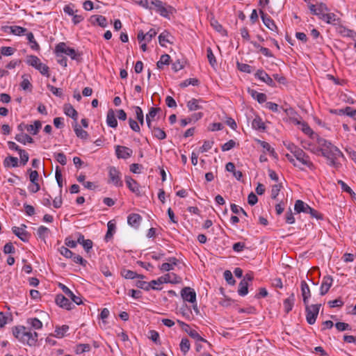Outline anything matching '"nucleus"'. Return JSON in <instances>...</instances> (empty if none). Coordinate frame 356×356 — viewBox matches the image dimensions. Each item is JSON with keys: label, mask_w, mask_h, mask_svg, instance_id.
<instances>
[{"label": "nucleus", "mask_w": 356, "mask_h": 356, "mask_svg": "<svg viewBox=\"0 0 356 356\" xmlns=\"http://www.w3.org/2000/svg\"><path fill=\"white\" fill-rule=\"evenodd\" d=\"M301 293L302 296V301L304 305L309 303V300L311 298L312 293L309 285L305 281L301 282Z\"/></svg>", "instance_id": "nucleus-19"}, {"label": "nucleus", "mask_w": 356, "mask_h": 356, "mask_svg": "<svg viewBox=\"0 0 356 356\" xmlns=\"http://www.w3.org/2000/svg\"><path fill=\"white\" fill-rule=\"evenodd\" d=\"M27 322L35 330L41 329L42 327V323L37 318H29Z\"/></svg>", "instance_id": "nucleus-50"}, {"label": "nucleus", "mask_w": 356, "mask_h": 356, "mask_svg": "<svg viewBox=\"0 0 356 356\" xmlns=\"http://www.w3.org/2000/svg\"><path fill=\"white\" fill-rule=\"evenodd\" d=\"M22 77L23 81L21 82L20 86L24 90L31 91L32 90V84L27 78H24V76Z\"/></svg>", "instance_id": "nucleus-61"}, {"label": "nucleus", "mask_w": 356, "mask_h": 356, "mask_svg": "<svg viewBox=\"0 0 356 356\" xmlns=\"http://www.w3.org/2000/svg\"><path fill=\"white\" fill-rule=\"evenodd\" d=\"M329 9L325 3H319L316 4V15L321 19L322 15H325V11H328Z\"/></svg>", "instance_id": "nucleus-42"}, {"label": "nucleus", "mask_w": 356, "mask_h": 356, "mask_svg": "<svg viewBox=\"0 0 356 356\" xmlns=\"http://www.w3.org/2000/svg\"><path fill=\"white\" fill-rule=\"evenodd\" d=\"M316 142L319 147L316 149H309V150L314 153L320 151L322 156L326 158L329 165L336 169L341 168V163L339 161V159L342 158L345 159V156L341 150L323 138L318 137ZM303 147L309 149V148L305 145Z\"/></svg>", "instance_id": "nucleus-1"}, {"label": "nucleus", "mask_w": 356, "mask_h": 356, "mask_svg": "<svg viewBox=\"0 0 356 356\" xmlns=\"http://www.w3.org/2000/svg\"><path fill=\"white\" fill-rule=\"evenodd\" d=\"M191 345L190 341L188 339H182L180 343V349L182 353L186 354L190 350Z\"/></svg>", "instance_id": "nucleus-48"}, {"label": "nucleus", "mask_w": 356, "mask_h": 356, "mask_svg": "<svg viewBox=\"0 0 356 356\" xmlns=\"http://www.w3.org/2000/svg\"><path fill=\"white\" fill-rule=\"evenodd\" d=\"M142 217L138 213H131L127 218V222L131 227L137 228L139 227Z\"/></svg>", "instance_id": "nucleus-21"}, {"label": "nucleus", "mask_w": 356, "mask_h": 356, "mask_svg": "<svg viewBox=\"0 0 356 356\" xmlns=\"http://www.w3.org/2000/svg\"><path fill=\"white\" fill-rule=\"evenodd\" d=\"M55 53L57 57L60 56V54H65L72 60L80 61L81 54L77 52L74 49L69 47L65 42L58 43L55 47Z\"/></svg>", "instance_id": "nucleus-5"}, {"label": "nucleus", "mask_w": 356, "mask_h": 356, "mask_svg": "<svg viewBox=\"0 0 356 356\" xmlns=\"http://www.w3.org/2000/svg\"><path fill=\"white\" fill-rule=\"evenodd\" d=\"M181 279L177 276L175 273H168L165 274L157 280H152V284H154L155 286H160L164 283H172L177 284L181 282Z\"/></svg>", "instance_id": "nucleus-8"}, {"label": "nucleus", "mask_w": 356, "mask_h": 356, "mask_svg": "<svg viewBox=\"0 0 356 356\" xmlns=\"http://www.w3.org/2000/svg\"><path fill=\"white\" fill-rule=\"evenodd\" d=\"M202 102L201 99L193 98L187 102V107L190 111L200 110L202 108V106L201 105Z\"/></svg>", "instance_id": "nucleus-23"}, {"label": "nucleus", "mask_w": 356, "mask_h": 356, "mask_svg": "<svg viewBox=\"0 0 356 356\" xmlns=\"http://www.w3.org/2000/svg\"><path fill=\"white\" fill-rule=\"evenodd\" d=\"M3 165L5 167H17L18 165V159L11 156H8L4 159Z\"/></svg>", "instance_id": "nucleus-35"}, {"label": "nucleus", "mask_w": 356, "mask_h": 356, "mask_svg": "<svg viewBox=\"0 0 356 356\" xmlns=\"http://www.w3.org/2000/svg\"><path fill=\"white\" fill-rule=\"evenodd\" d=\"M259 13L264 25L270 31L278 33V29L270 17H269L267 14H265L262 10H260Z\"/></svg>", "instance_id": "nucleus-14"}, {"label": "nucleus", "mask_w": 356, "mask_h": 356, "mask_svg": "<svg viewBox=\"0 0 356 356\" xmlns=\"http://www.w3.org/2000/svg\"><path fill=\"white\" fill-rule=\"evenodd\" d=\"M13 332V335L22 343L29 346L35 345V341L32 339L31 331L24 326L15 327Z\"/></svg>", "instance_id": "nucleus-3"}, {"label": "nucleus", "mask_w": 356, "mask_h": 356, "mask_svg": "<svg viewBox=\"0 0 356 356\" xmlns=\"http://www.w3.org/2000/svg\"><path fill=\"white\" fill-rule=\"evenodd\" d=\"M26 63L40 71L42 75L49 76V67L47 65L42 63L40 58L36 56H28L26 57Z\"/></svg>", "instance_id": "nucleus-6"}, {"label": "nucleus", "mask_w": 356, "mask_h": 356, "mask_svg": "<svg viewBox=\"0 0 356 356\" xmlns=\"http://www.w3.org/2000/svg\"><path fill=\"white\" fill-rule=\"evenodd\" d=\"M238 293L241 296H245L248 293V284L245 280H241L238 284Z\"/></svg>", "instance_id": "nucleus-36"}, {"label": "nucleus", "mask_w": 356, "mask_h": 356, "mask_svg": "<svg viewBox=\"0 0 356 356\" xmlns=\"http://www.w3.org/2000/svg\"><path fill=\"white\" fill-rule=\"evenodd\" d=\"M321 19L325 21L327 24H334L338 19L337 15L334 13H325L324 15L321 17Z\"/></svg>", "instance_id": "nucleus-37"}, {"label": "nucleus", "mask_w": 356, "mask_h": 356, "mask_svg": "<svg viewBox=\"0 0 356 356\" xmlns=\"http://www.w3.org/2000/svg\"><path fill=\"white\" fill-rule=\"evenodd\" d=\"M213 145V141L212 140H205L202 145V146L200 148V152L201 153L208 152L210 149H211Z\"/></svg>", "instance_id": "nucleus-60"}, {"label": "nucleus", "mask_w": 356, "mask_h": 356, "mask_svg": "<svg viewBox=\"0 0 356 356\" xmlns=\"http://www.w3.org/2000/svg\"><path fill=\"white\" fill-rule=\"evenodd\" d=\"M49 233V229L43 225L40 226L37 230L38 237L43 241L48 236Z\"/></svg>", "instance_id": "nucleus-39"}, {"label": "nucleus", "mask_w": 356, "mask_h": 356, "mask_svg": "<svg viewBox=\"0 0 356 356\" xmlns=\"http://www.w3.org/2000/svg\"><path fill=\"white\" fill-rule=\"evenodd\" d=\"M207 58L209 60V64L211 65V66L212 67L214 68L216 67V65H217V62H216V57L212 51L211 48L208 47L207 49Z\"/></svg>", "instance_id": "nucleus-45"}, {"label": "nucleus", "mask_w": 356, "mask_h": 356, "mask_svg": "<svg viewBox=\"0 0 356 356\" xmlns=\"http://www.w3.org/2000/svg\"><path fill=\"white\" fill-rule=\"evenodd\" d=\"M125 181H126V184H127V186L129 188V189L132 193H135L136 195H140V186H139L138 183L135 179L131 178V177H126Z\"/></svg>", "instance_id": "nucleus-18"}, {"label": "nucleus", "mask_w": 356, "mask_h": 356, "mask_svg": "<svg viewBox=\"0 0 356 356\" xmlns=\"http://www.w3.org/2000/svg\"><path fill=\"white\" fill-rule=\"evenodd\" d=\"M136 2L140 6L154 10L161 16L168 18L169 13L172 9L171 6H166V3L161 0H136Z\"/></svg>", "instance_id": "nucleus-2"}, {"label": "nucleus", "mask_w": 356, "mask_h": 356, "mask_svg": "<svg viewBox=\"0 0 356 356\" xmlns=\"http://www.w3.org/2000/svg\"><path fill=\"white\" fill-rule=\"evenodd\" d=\"M294 210L298 213H309L312 218H316L317 220L323 219V215L321 213L310 207L307 204L300 200L296 201Z\"/></svg>", "instance_id": "nucleus-4"}, {"label": "nucleus", "mask_w": 356, "mask_h": 356, "mask_svg": "<svg viewBox=\"0 0 356 356\" xmlns=\"http://www.w3.org/2000/svg\"><path fill=\"white\" fill-rule=\"evenodd\" d=\"M223 275L225 280L229 284L234 285L235 284L236 281L234 279L232 273H231L230 270H225Z\"/></svg>", "instance_id": "nucleus-58"}, {"label": "nucleus", "mask_w": 356, "mask_h": 356, "mask_svg": "<svg viewBox=\"0 0 356 356\" xmlns=\"http://www.w3.org/2000/svg\"><path fill=\"white\" fill-rule=\"evenodd\" d=\"M153 134V136L159 140H164L166 138L165 132L157 127H153L152 125V129H149Z\"/></svg>", "instance_id": "nucleus-30"}, {"label": "nucleus", "mask_w": 356, "mask_h": 356, "mask_svg": "<svg viewBox=\"0 0 356 356\" xmlns=\"http://www.w3.org/2000/svg\"><path fill=\"white\" fill-rule=\"evenodd\" d=\"M343 111L344 112V114L351 117L355 120H356V109H353L350 106H346L345 108H343Z\"/></svg>", "instance_id": "nucleus-63"}, {"label": "nucleus", "mask_w": 356, "mask_h": 356, "mask_svg": "<svg viewBox=\"0 0 356 356\" xmlns=\"http://www.w3.org/2000/svg\"><path fill=\"white\" fill-rule=\"evenodd\" d=\"M58 251L63 257L67 259H71L74 256V253L69 250L67 247L61 246L58 248Z\"/></svg>", "instance_id": "nucleus-49"}, {"label": "nucleus", "mask_w": 356, "mask_h": 356, "mask_svg": "<svg viewBox=\"0 0 356 356\" xmlns=\"http://www.w3.org/2000/svg\"><path fill=\"white\" fill-rule=\"evenodd\" d=\"M23 227H26L25 225H22V227H13V232L22 241L27 242L29 241V234L24 230Z\"/></svg>", "instance_id": "nucleus-16"}, {"label": "nucleus", "mask_w": 356, "mask_h": 356, "mask_svg": "<svg viewBox=\"0 0 356 356\" xmlns=\"http://www.w3.org/2000/svg\"><path fill=\"white\" fill-rule=\"evenodd\" d=\"M168 35H169V33H168V32H163L159 35V42L161 46H163V47L165 46V42L171 43L170 42V40L168 39Z\"/></svg>", "instance_id": "nucleus-62"}, {"label": "nucleus", "mask_w": 356, "mask_h": 356, "mask_svg": "<svg viewBox=\"0 0 356 356\" xmlns=\"http://www.w3.org/2000/svg\"><path fill=\"white\" fill-rule=\"evenodd\" d=\"M252 127L256 129H265L264 123L262 122L261 119L259 118H254L252 122Z\"/></svg>", "instance_id": "nucleus-54"}, {"label": "nucleus", "mask_w": 356, "mask_h": 356, "mask_svg": "<svg viewBox=\"0 0 356 356\" xmlns=\"http://www.w3.org/2000/svg\"><path fill=\"white\" fill-rule=\"evenodd\" d=\"M255 77L268 86L274 87L275 86L273 79L263 70H258L254 74Z\"/></svg>", "instance_id": "nucleus-13"}, {"label": "nucleus", "mask_w": 356, "mask_h": 356, "mask_svg": "<svg viewBox=\"0 0 356 356\" xmlns=\"http://www.w3.org/2000/svg\"><path fill=\"white\" fill-rule=\"evenodd\" d=\"M109 181L115 186H122V181L121 180V173L113 166L108 168Z\"/></svg>", "instance_id": "nucleus-10"}, {"label": "nucleus", "mask_w": 356, "mask_h": 356, "mask_svg": "<svg viewBox=\"0 0 356 356\" xmlns=\"http://www.w3.org/2000/svg\"><path fill=\"white\" fill-rule=\"evenodd\" d=\"M321 305V304H314L309 305V303L305 305L306 320L309 325H313L315 323Z\"/></svg>", "instance_id": "nucleus-7"}, {"label": "nucleus", "mask_w": 356, "mask_h": 356, "mask_svg": "<svg viewBox=\"0 0 356 356\" xmlns=\"http://www.w3.org/2000/svg\"><path fill=\"white\" fill-rule=\"evenodd\" d=\"M136 286L138 288L144 289L145 291H149L150 289L154 290H161V288L159 286H155L154 284H152V281L149 282H147L143 280H138L136 283Z\"/></svg>", "instance_id": "nucleus-22"}, {"label": "nucleus", "mask_w": 356, "mask_h": 356, "mask_svg": "<svg viewBox=\"0 0 356 356\" xmlns=\"http://www.w3.org/2000/svg\"><path fill=\"white\" fill-rule=\"evenodd\" d=\"M295 302V296L294 293H291L289 297L284 300L283 305H284V312L288 314L289 313L294 305Z\"/></svg>", "instance_id": "nucleus-26"}, {"label": "nucleus", "mask_w": 356, "mask_h": 356, "mask_svg": "<svg viewBox=\"0 0 356 356\" xmlns=\"http://www.w3.org/2000/svg\"><path fill=\"white\" fill-rule=\"evenodd\" d=\"M339 33L344 37L354 38L356 37V33L352 30L346 29L343 27H340L339 29Z\"/></svg>", "instance_id": "nucleus-47"}, {"label": "nucleus", "mask_w": 356, "mask_h": 356, "mask_svg": "<svg viewBox=\"0 0 356 356\" xmlns=\"http://www.w3.org/2000/svg\"><path fill=\"white\" fill-rule=\"evenodd\" d=\"M161 111L160 108L151 107L148 113L146 115V123L149 129H152V120Z\"/></svg>", "instance_id": "nucleus-24"}, {"label": "nucleus", "mask_w": 356, "mask_h": 356, "mask_svg": "<svg viewBox=\"0 0 356 356\" xmlns=\"http://www.w3.org/2000/svg\"><path fill=\"white\" fill-rule=\"evenodd\" d=\"M198 83H199L198 79H195V78H190V79H186L185 81L181 82L180 83V86L181 88H185V87L188 86L189 85L197 86Z\"/></svg>", "instance_id": "nucleus-53"}, {"label": "nucleus", "mask_w": 356, "mask_h": 356, "mask_svg": "<svg viewBox=\"0 0 356 356\" xmlns=\"http://www.w3.org/2000/svg\"><path fill=\"white\" fill-rule=\"evenodd\" d=\"M71 259L74 263L79 264L83 267H85L88 264V261L86 259H84L82 257H81L79 254H75L74 253L73 257Z\"/></svg>", "instance_id": "nucleus-57"}, {"label": "nucleus", "mask_w": 356, "mask_h": 356, "mask_svg": "<svg viewBox=\"0 0 356 356\" xmlns=\"http://www.w3.org/2000/svg\"><path fill=\"white\" fill-rule=\"evenodd\" d=\"M134 108L135 110L136 118L137 120L138 121V123L141 126H143L145 122L143 110L141 109V108L140 106H134Z\"/></svg>", "instance_id": "nucleus-41"}, {"label": "nucleus", "mask_w": 356, "mask_h": 356, "mask_svg": "<svg viewBox=\"0 0 356 356\" xmlns=\"http://www.w3.org/2000/svg\"><path fill=\"white\" fill-rule=\"evenodd\" d=\"M90 350V346L88 343H80L76 346L75 352L76 354H81Z\"/></svg>", "instance_id": "nucleus-46"}, {"label": "nucleus", "mask_w": 356, "mask_h": 356, "mask_svg": "<svg viewBox=\"0 0 356 356\" xmlns=\"http://www.w3.org/2000/svg\"><path fill=\"white\" fill-rule=\"evenodd\" d=\"M115 154L118 158L127 159L133 154V150L125 146L117 145L115 147Z\"/></svg>", "instance_id": "nucleus-12"}, {"label": "nucleus", "mask_w": 356, "mask_h": 356, "mask_svg": "<svg viewBox=\"0 0 356 356\" xmlns=\"http://www.w3.org/2000/svg\"><path fill=\"white\" fill-rule=\"evenodd\" d=\"M68 330L69 326L67 325H63L61 327H56L55 330V337L58 338H63Z\"/></svg>", "instance_id": "nucleus-40"}, {"label": "nucleus", "mask_w": 356, "mask_h": 356, "mask_svg": "<svg viewBox=\"0 0 356 356\" xmlns=\"http://www.w3.org/2000/svg\"><path fill=\"white\" fill-rule=\"evenodd\" d=\"M74 132L78 138L86 140L88 138V134L83 130L77 123L74 126Z\"/></svg>", "instance_id": "nucleus-33"}, {"label": "nucleus", "mask_w": 356, "mask_h": 356, "mask_svg": "<svg viewBox=\"0 0 356 356\" xmlns=\"http://www.w3.org/2000/svg\"><path fill=\"white\" fill-rule=\"evenodd\" d=\"M64 112H65V115L72 118L75 121L77 120L78 113L71 104H65L64 106Z\"/></svg>", "instance_id": "nucleus-29"}, {"label": "nucleus", "mask_w": 356, "mask_h": 356, "mask_svg": "<svg viewBox=\"0 0 356 356\" xmlns=\"http://www.w3.org/2000/svg\"><path fill=\"white\" fill-rule=\"evenodd\" d=\"M15 138L17 142L22 143L24 145H25L26 143H33V139L29 135L24 133L17 134Z\"/></svg>", "instance_id": "nucleus-28"}, {"label": "nucleus", "mask_w": 356, "mask_h": 356, "mask_svg": "<svg viewBox=\"0 0 356 356\" xmlns=\"http://www.w3.org/2000/svg\"><path fill=\"white\" fill-rule=\"evenodd\" d=\"M185 330L191 338L195 339L197 341H202L211 345L210 343L205 339L202 338L195 330L190 328L189 330L186 329Z\"/></svg>", "instance_id": "nucleus-31"}, {"label": "nucleus", "mask_w": 356, "mask_h": 356, "mask_svg": "<svg viewBox=\"0 0 356 356\" xmlns=\"http://www.w3.org/2000/svg\"><path fill=\"white\" fill-rule=\"evenodd\" d=\"M237 67L238 69L243 72L250 74L252 72V67L250 65L245 63H241L239 62H237Z\"/></svg>", "instance_id": "nucleus-52"}, {"label": "nucleus", "mask_w": 356, "mask_h": 356, "mask_svg": "<svg viewBox=\"0 0 356 356\" xmlns=\"http://www.w3.org/2000/svg\"><path fill=\"white\" fill-rule=\"evenodd\" d=\"M55 177H56L57 184H58L60 189L61 190L62 187H63V179H62L61 170H60L59 166H56V168Z\"/></svg>", "instance_id": "nucleus-55"}, {"label": "nucleus", "mask_w": 356, "mask_h": 356, "mask_svg": "<svg viewBox=\"0 0 356 356\" xmlns=\"http://www.w3.org/2000/svg\"><path fill=\"white\" fill-rule=\"evenodd\" d=\"M122 275L125 279L130 280L135 279L136 278V276H138V273L136 272L131 270H124V271L122 273Z\"/></svg>", "instance_id": "nucleus-56"}, {"label": "nucleus", "mask_w": 356, "mask_h": 356, "mask_svg": "<svg viewBox=\"0 0 356 356\" xmlns=\"http://www.w3.org/2000/svg\"><path fill=\"white\" fill-rule=\"evenodd\" d=\"M249 94L256 99L259 104L264 103L266 101V95L264 93L258 92L255 90L248 89Z\"/></svg>", "instance_id": "nucleus-27"}, {"label": "nucleus", "mask_w": 356, "mask_h": 356, "mask_svg": "<svg viewBox=\"0 0 356 356\" xmlns=\"http://www.w3.org/2000/svg\"><path fill=\"white\" fill-rule=\"evenodd\" d=\"M293 156L302 165L309 168L311 170H315L314 163L310 161L309 156L302 149H300L293 155Z\"/></svg>", "instance_id": "nucleus-9"}, {"label": "nucleus", "mask_w": 356, "mask_h": 356, "mask_svg": "<svg viewBox=\"0 0 356 356\" xmlns=\"http://www.w3.org/2000/svg\"><path fill=\"white\" fill-rule=\"evenodd\" d=\"M106 123L108 126L115 128L118 126V121L115 118V113L113 109H109L106 115Z\"/></svg>", "instance_id": "nucleus-25"}, {"label": "nucleus", "mask_w": 356, "mask_h": 356, "mask_svg": "<svg viewBox=\"0 0 356 356\" xmlns=\"http://www.w3.org/2000/svg\"><path fill=\"white\" fill-rule=\"evenodd\" d=\"M108 230L105 235V240L108 241L113 237V232L115 230V225L111 221H109L107 225Z\"/></svg>", "instance_id": "nucleus-43"}, {"label": "nucleus", "mask_w": 356, "mask_h": 356, "mask_svg": "<svg viewBox=\"0 0 356 356\" xmlns=\"http://www.w3.org/2000/svg\"><path fill=\"white\" fill-rule=\"evenodd\" d=\"M56 160L61 165H65L67 163L66 156L63 152L56 153L54 154Z\"/></svg>", "instance_id": "nucleus-59"}, {"label": "nucleus", "mask_w": 356, "mask_h": 356, "mask_svg": "<svg viewBox=\"0 0 356 356\" xmlns=\"http://www.w3.org/2000/svg\"><path fill=\"white\" fill-rule=\"evenodd\" d=\"M42 127L40 121L35 120L33 124L27 125L26 130L33 135H36Z\"/></svg>", "instance_id": "nucleus-32"}, {"label": "nucleus", "mask_w": 356, "mask_h": 356, "mask_svg": "<svg viewBox=\"0 0 356 356\" xmlns=\"http://www.w3.org/2000/svg\"><path fill=\"white\" fill-rule=\"evenodd\" d=\"M181 296L185 301L191 303L196 302V293L191 287H184L181 291Z\"/></svg>", "instance_id": "nucleus-11"}, {"label": "nucleus", "mask_w": 356, "mask_h": 356, "mask_svg": "<svg viewBox=\"0 0 356 356\" xmlns=\"http://www.w3.org/2000/svg\"><path fill=\"white\" fill-rule=\"evenodd\" d=\"M332 282L333 279L330 275L325 276L323 278L321 286L320 288V294L321 296H324L328 292L329 289L332 285Z\"/></svg>", "instance_id": "nucleus-15"}, {"label": "nucleus", "mask_w": 356, "mask_h": 356, "mask_svg": "<svg viewBox=\"0 0 356 356\" xmlns=\"http://www.w3.org/2000/svg\"><path fill=\"white\" fill-rule=\"evenodd\" d=\"M129 124L130 128L136 132H140V128L139 123L132 118L129 119Z\"/></svg>", "instance_id": "nucleus-64"}, {"label": "nucleus", "mask_w": 356, "mask_h": 356, "mask_svg": "<svg viewBox=\"0 0 356 356\" xmlns=\"http://www.w3.org/2000/svg\"><path fill=\"white\" fill-rule=\"evenodd\" d=\"M90 22L92 25H99L102 28H105L107 26V19L103 15H92L89 19Z\"/></svg>", "instance_id": "nucleus-20"}, {"label": "nucleus", "mask_w": 356, "mask_h": 356, "mask_svg": "<svg viewBox=\"0 0 356 356\" xmlns=\"http://www.w3.org/2000/svg\"><path fill=\"white\" fill-rule=\"evenodd\" d=\"M26 38L29 40V43L31 44V48L35 51H38L40 49V46L38 44V42L35 41L34 38V35L33 33L29 32L26 33Z\"/></svg>", "instance_id": "nucleus-38"}, {"label": "nucleus", "mask_w": 356, "mask_h": 356, "mask_svg": "<svg viewBox=\"0 0 356 356\" xmlns=\"http://www.w3.org/2000/svg\"><path fill=\"white\" fill-rule=\"evenodd\" d=\"M6 29H10V33L16 35H22L27 31L26 28L19 26H7Z\"/></svg>", "instance_id": "nucleus-34"}, {"label": "nucleus", "mask_w": 356, "mask_h": 356, "mask_svg": "<svg viewBox=\"0 0 356 356\" xmlns=\"http://www.w3.org/2000/svg\"><path fill=\"white\" fill-rule=\"evenodd\" d=\"M56 303L60 307L65 308L67 310L72 309L74 306L72 302L62 294H58L56 297Z\"/></svg>", "instance_id": "nucleus-17"}, {"label": "nucleus", "mask_w": 356, "mask_h": 356, "mask_svg": "<svg viewBox=\"0 0 356 356\" xmlns=\"http://www.w3.org/2000/svg\"><path fill=\"white\" fill-rule=\"evenodd\" d=\"M170 60V56L168 54H163L157 62L156 66L158 68L161 69L164 65H169Z\"/></svg>", "instance_id": "nucleus-44"}, {"label": "nucleus", "mask_w": 356, "mask_h": 356, "mask_svg": "<svg viewBox=\"0 0 356 356\" xmlns=\"http://www.w3.org/2000/svg\"><path fill=\"white\" fill-rule=\"evenodd\" d=\"M211 26L218 32L220 33H223L225 32V30L223 29L222 26L214 18L211 19Z\"/></svg>", "instance_id": "nucleus-51"}]
</instances>
